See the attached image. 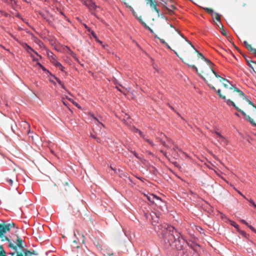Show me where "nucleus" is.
<instances>
[{"mask_svg": "<svg viewBox=\"0 0 256 256\" xmlns=\"http://www.w3.org/2000/svg\"><path fill=\"white\" fill-rule=\"evenodd\" d=\"M156 231L162 238L166 247L170 246L177 250H182L186 243L181 234L174 226L166 224H160Z\"/></svg>", "mask_w": 256, "mask_h": 256, "instance_id": "1", "label": "nucleus"}, {"mask_svg": "<svg viewBox=\"0 0 256 256\" xmlns=\"http://www.w3.org/2000/svg\"><path fill=\"white\" fill-rule=\"evenodd\" d=\"M11 227L10 224L4 225L0 224V238H2V241H8V248L14 250L9 254L12 256H32L34 254L24 248L23 246L24 241L22 239L17 237L16 240H14L12 242L7 236H5L6 234L10 231Z\"/></svg>", "mask_w": 256, "mask_h": 256, "instance_id": "2", "label": "nucleus"}, {"mask_svg": "<svg viewBox=\"0 0 256 256\" xmlns=\"http://www.w3.org/2000/svg\"><path fill=\"white\" fill-rule=\"evenodd\" d=\"M166 140V142H167L166 144L169 146H171V144L174 146V147L172 148L173 152H172V155L174 158L177 159L178 157L180 156L181 155L186 156V154L183 152L177 146L175 145L170 138L167 137Z\"/></svg>", "mask_w": 256, "mask_h": 256, "instance_id": "3", "label": "nucleus"}, {"mask_svg": "<svg viewBox=\"0 0 256 256\" xmlns=\"http://www.w3.org/2000/svg\"><path fill=\"white\" fill-rule=\"evenodd\" d=\"M82 2H84V4L86 5L88 8L89 9L90 11V12L91 14L96 16V12L97 8H98L99 7L97 6L95 2L93 1V0H82Z\"/></svg>", "mask_w": 256, "mask_h": 256, "instance_id": "4", "label": "nucleus"}, {"mask_svg": "<svg viewBox=\"0 0 256 256\" xmlns=\"http://www.w3.org/2000/svg\"><path fill=\"white\" fill-rule=\"evenodd\" d=\"M212 132L213 134H214L216 136V138L220 144L222 145L227 144L228 141L226 139L224 136H222L218 132L214 130Z\"/></svg>", "mask_w": 256, "mask_h": 256, "instance_id": "5", "label": "nucleus"}, {"mask_svg": "<svg viewBox=\"0 0 256 256\" xmlns=\"http://www.w3.org/2000/svg\"><path fill=\"white\" fill-rule=\"evenodd\" d=\"M148 1L147 4H150V8L154 10L158 14V16H160V10L157 8V6H159L158 2L153 0H146Z\"/></svg>", "mask_w": 256, "mask_h": 256, "instance_id": "6", "label": "nucleus"}, {"mask_svg": "<svg viewBox=\"0 0 256 256\" xmlns=\"http://www.w3.org/2000/svg\"><path fill=\"white\" fill-rule=\"evenodd\" d=\"M22 46L23 47V48L26 51V52L30 54L31 58H34V55L32 54V52H34L37 56L40 57V56L38 54V53L36 51H35L31 46L28 45L26 43H22Z\"/></svg>", "mask_w": 256, "mask_h": 256, "instance_id": "7", "label": "nucleus"}, {"mask_svg": "<svg viewBox=\"0 0 256 256\" xmlns=\"http://www.w3.org/2000/svg\"><path fill=\"white\" fill-rule=\"evenodd\" d=\"M84 241L85 238L84 234H81L80 238H76V239L73 240L74 244H74V246L78 248L79 246H78V244H84Z\"/></svg>", "mask_w": 256, "mask_h": 256, "instance_id": "8", "label": "nucleus"}, {"mask_svg": "<svg viewBox=\"0 0 256 256\" xmlns=\"http://www.w3.org/2000/svg\"><path fill=\"white\" fill-rule=\"evenodd\" d=\"M90 116L92 118V120H94V122L96 124H100L102 126L104 127V126L101 122L102 120V118L99 117V118L96 117L94 114H90Z\"/></svg>", "mask_w": 256, "mask_h": 256, "instance_id": "9", "label": "nucleus"}, {"mask_svg": "<svg viewBox=\"0 0 256 256\" xmlns=\"http://www.w3.org/2000/svg\"><path fill=\"white\" fill-rule=\"evenodd\" d=\"M145 196L146 197L148 201H150L152 204H154V200H160V198L154 194H150V195H145Z\"/></svg>", "mask_w": 256, "mask_h": 256, "instance_id": "10", "label": "nucleus"}, {"mask_svg": "<svg viewBox=\"0 0 256 256\" xmlns=\"http://www.w3.org/2000/svg\"><path fill=\"white\" fill-rule=\"evenodd\" d=\"M156 139L158 140V141L165 148H170V146H169L168 144H167L166 140L162 138H157Z\"/></svg>", "mask_w": 256, "mask_h": 256, "instance_id": "11", "label": "nucleus"}, {"mask_svg": "<svg viewBox=\"0 0 256 256\" xmlns=\"http://www.w3.org/2000/svg\"><path fill=\"white\" fill-rule=\"evenodd\" d=\"M53 64L56 67L58 68L62 72H64V68L62 66V64L60 62L54 60V61L53 62Z\"/></svg>", "mask_w": 256, "mask_h": 256, "instance_id": "12", "label": "nucleus"}, {"mask_svg": "<svg viewBox=\"0 0 256 256\" xmlns=\"http://www.w3.org/2000/svg\"><path fill=\"white\" fill-rule=\"evenodd\" d=\"M39 14L46 21L50 22V20L48 18V14L47 12H39Z\"/></svg>", "mask_w": 256, "mask_h": 256, "instance_id": "13", "label": "nucleus"}, {"mask_svg": "<svg viewBox=\"0 0 256 256\" xmlns=\"http://www.w3.org/2000/svg\"><path fill=\"white\" fill-rule=\"evenodd\" d=\"M188 67L191 68L194 70L196 72L201 78H202L204 82H206V78L203 76L198 74V70L194 65H188Z\"/></svg>", "mask_w": 256, "mask_h": 256, "instance_id": "14", "label": "nucleus"}, {"mask_svg": "<svg viewBox=\"0 0 256 256\" xmlns=\"http://www.w3.org/2000/svg\"><path fill=\"white\" fill-rule=\"evenodd\" d=\"M142 138L144 140V141L147 142L152 148H154V146H156L154 142L152 140H150V139L146 137V136H145Z\"/></svg>", "mask_w": 256, "mask_h": 256, "instance_id": "15", "label": "nucleus"}, {"mask_svg": "<svg viewBox=\"0 0 256 256\" xmlns=\"http://www.w3.org/2000/svg\"><path fill=\"white\" fill-rule=\"evenodd\" d=\"M90 32L96 42H98L100 44L102 43V41L98 40L96 34L94 31L91 30V31H90Z\"/></svg>", "mask_w": 256, "mask_h": 256, "instance_id": "16", "label": "nucleus"}, {"mask_svg": "<svg viewBox=\"0 0 256 256\" xmlns=\"http://www.w3.org/2000/svg\"><path fill=\"white\" fill-rule=\"evenodd\" d=\"M150 216H151L152 218V220H154V222H158V218L157 216V215H156V212H152L150 214Z\"/></svg>", "mask_w": 256, "mask_h": 256, "instance_id": "17", "label": "nucleus"}, {"mask_svg": "<svg viewBox=\"0 0 256 256\" xmlns=\"http://www.w3.org/2000/svg\"><path fill=\"white\" fill-rule=\"evenodd\" d=\"M226 102L229 106H232L235 109H236V108H238V106H236L235 104L230 99H228L226 100Z\"/></svg>", "mask_w": 256, "mask_h": 256, "instance_id": "18", "label": "nucleus"}, {"mask_svg": "<svg viewBox=\"0 0 256 256\" xmlns=\"http://www.w3.org/2000/svg\"><path fill=\"white\" fill-rule=\"evenodd\" d=\"M208 85L210 89L216 91L220 97V95H222L221 94L220 90L218 89V90H216V88L214 86H212L211 84H208Z\"/></svg>", "mask_w": 256, "mask_h": 256, "instance_id": "19", "label": "nucleus"}, {"mask_svg": "<svg viewBox=\"0 0 256 256\" xmlns=\"http://www.w3.org/2000/svg\"><path fill=\"white\" fill-rule=\"evenodd\" d=\"M245 118L253 126H256V124L254 122V120L249 116H247Z\"/></svg>", "mask_w": 256, "mask_h": 256, "instance_id": "20", "label": "nucleus"}, {"mask_svg": "<svg viewBox=\"0 0 256 256\" xmlns=\"http://www.w3.org/2000/svg\"><path fill=\"white\" fill-rule=\"evenodd\" d=\"M134 132H136V133H138L140 136L142 138H144L146 136L142 132V131H140V130H138V128H134Z\"/></svg>", "mask_w": 256, "mask_h": 256, "instance_id": "21", "label": "nucleus"}, {"mask_svg": "<svg viewBox=\"0 0 256 256\" xmlns=\"http://www.w3.org/2000/svg\"><path fill=\"white\" fill-rule=\"evenodd\" d=\"M190 44V46L195 50L196 52L202 58V59H204V56H203V54H201L200 52L197 50H196L194 46L192 44L191 42H189L188 40H186Z\"/></svg>", "mask_w": 256, "mask_h": 256, "instance_id": "22", "label": "nucleus"}, {"mask_svg": "<svg viewBox=\"0 0 256 256\" xmlns=\"http://www.w3.org/2000/svg\"><path fill=\"white\" fill-rule=\"evenodd\" d=\"M159 5H161L163 8H166L168 10H170V8H168L166 6L167 2L166 0H164V2H158Z\"/></svg>", "mask_w": 256, "mask_h": 256, "instance_id": "23", "label": "nucleus"}, {"mask_svg": "<svg viewBox=\"0 0 256 256\" xmlns=\"http://www.w3.org/2000/svg\"><path fill=\"white\" fill-rule=\"evenodd\" d=\"M81 234H84L82 232H80L79 230H76L74 231V236L75 238H80Z\"/></svg>", "mask_w": 256, "mask_h": 256, "instance_id": "24", "label": "nucleus"}, {"mask_svg": "<svg viewBox=\"0 0 256 256\" xmlns=\"http://www.w3.org/2000/svg\"><path fill=\"white\" fill-rule=\"evenodd\" d=\"M204 9L208 14H211L212 16H213L214 14V10L212 9L208 8H204Z\"/></svg>", "mask_w": 256, "mask_h": 256, "instance_id": "25", "label": "nucleus"}, {"mask_svg": "<svg viewBox=\"0 0 256 256\" xmlns=\"http://www.w3.org/2000/svg\"><path fill=\"white\" fill-rule=\"evenodd\" d=\"M214 14L216 15L215 18L216 19V20L217 21L219 22H220V25H222V24H221V22H220V15L218 14V13H214Z\"/></svg>", "mask_w": 256, "mask_h": 256, "instance_id": "26", "label": "nucleus"}, {"mask_svg": "<svg viewBox=\"0 0 256 256\" xmlns=\"http://www.w3.org/2000/svg\"><path fill=\"white\" fill-rule=\"evenodd\" d=\"M244 44L246 47V48L248 50H250L252 49V46H251V45L249 44L246 41L244 42Z\"/></svg>", "mask_w": 256, "mask_h": 256, "instance_id": "27", "label": "nucleus"}, {"mask_svg": "<svg viewBox=\"0 0 256 256\" xmlns=\"http://www.w3.org/2000/svg\"><path fill=\"white\" fill-rule=\"evenodd\" d=\"M144 27L148 30L151 33H154V31L146 24H144Z\"/></svg>", "mask_w": 256, "mask_h": 256, "instance_id": "28", "label": "nucleus"}, {"mask_svg": "<svg viewBox=\"0 0 256 256\" xmlns=\"http://www.w3.org/2000/svg\"><path fill=\"white\" fill-rule=\"evenodd\" d=\"M154 37H155V38H158L160 40V43H162V44H166V42L164 41V40L160 38L158 36L156 35V36H154Z\"/></svg>", "mask_w": 256, "mask_h": 256, "instance_id": "29", "label": "nucleus"}, {"mask_svg": "<svg viewBox=\"0 0 256 256\" xmlns=\"http://www.w3.org/2000/svg\"><path fill=\"white\" fill-rule=\"evenodd\" d=\"M248 200V202H249L253 206L256 208V204H255V202L252 199H251V198L248 199V200Z\"/></svg>", "mask_w": 256, "mask_h": 256, "instance_id": "30", "label": "nucleus"}, {"mask_svg": "<svg viewBox=\"0 0 256 256\" xmlns=\"http://www.w3.org/2000/svg\"><path fill=\"white\" fill-rule=\"evenodd\" d=\"M236 110L238 112H240L245 118L248 116L243 110L240 109L238 107L236 108Z\"/></svg>", "mask_w": 256, "mask_h": 256, "instance_id": "31", "label": "nucleus"}, {"mask_svg": "<svg viewBox=\"0 0 256 256\" xmlns=\"http://www.w3.org/2000/svg\"><path fill=\"white\" fill-rule=\"evenodd\" d=\"M160 152L163 154V155L168 159H170L169 156L168 154L164 152L163 150H160Z\"/></svg>", "mask_w": 256, "mask_h": 256, "instance_id": "32", "label": "nucleus"}, {"mask_svg": "<svg viewBox=\"0 0 256 256\" xmlns=\"http://www.w3.org/2000/svg\"><path fill=\"white\" fill-rule=\"evenodd\" d=\"M6 182L10 186H12V184H13V180L10 179V178H7L6 179Z\"/></svg>", "mask_w": 256, "mask_h": 256, "instance_id": "33", "label": "nucleus"}, {"mask_svg": "<svg viewBox=\"0 0 256 256\" xmlns=\"http://www.w3.org/2000/svg\"><path fill=\"white\" fill-rule=\"evenodd\" d=\"M91 136L92 138H94V139L96 140L97 141V142H100V138H97L95 135H94V134H91V136Z\"/></svg>", "mask_w": 256, "mask_h": 256, "instance_id": "34", "label": "nucleus"}, {"mask_svg": "<svg viewBox=\"0 0 256 256\" xmlns=\"http://www.w3.org/2000/svg\"><path fill=\"white\" fill-rule=\"evenodd\" d=\"M40 68H42V70L44 72H46L48 74H50V75L52 74L48 70H46V68L44 67L43 66H40Z\"/></svg>", "mask_w": 256, "mask_h": 256, "instance_id": "35", "label": "nucleus"}, {"mask_svg": "<svg viewBox=\"0 0 256 256\" xmlns=\"http://www.w3.org/2000/svg\"><path fill=\"white\" fill-rule=\"evenodd\" d=\"M247 226L250 228L256 234V229H255L252 226L248 224Z\"/></svg>", "mask_w": 256, "mask_h": 256, "instance_id": "36", "label": "nucleus"}, {"mask_svg": "<svg viewBox=\"0 0 256 256\" xmlns=\"http://www.w3.org/2000/svg\"><path fill=\"white\" fill-rule=\"evenodd\" d=\"M247 226L250 228L256 234V229H255L252 226L248 224Z\"/></svg>", "mask_w": 256, "mask_h": 256, "instance_id": "37", "label": "nucleus"}, {"mask_svg": "<svg viewBox=\"0 0 256 256\" xmlns=\"http://www.w3.org/2000/svg\"><path fill=\"white\" fill-rule=\"evenodd\" d=\"M247 226L250 228L256 234V229H255L252 226L248 224Z\"/></svg>", "mask_w": 256, "mask_h": 256, "instance_id": "38", "label": "nucleus"}, {"mask_svg": "<svg viewBox=\"0 0 256 256\" xmlns=\"http://www.w3.org/2000/svg\"><path fill=\"white\" fill-rule=\"evenodd\" d=\"M247 226L250 228L256 234V229H255L252 226L248 224Z\"/></svg>", "mask_w": 256, "mask_h": 256, "instance_id": "39", "label": "nucleus"}, {"mask_svg": "<svg viewBox=\"0 0 256 256\" xmlns=\"http://www.w3.org/2000/svg\"><path fill=\"white\" fill-rule=\"evenodd\" d=\"M70 52H69V54H70L74 58H76V54L74 52L72 51L71 50H69Z\"/></svg>", "mask_w": 256, "mask_h": 256, "instance_id": "40", "label": "nucleus"}, {"mask_svg": "<svg viewBox=\"0 0 256 256\" xmlns=\"http://www.w3.org/2000/svg\"><path fill=\"white\" fill-rule=\"evenodd\" d=\"M204 60L206 62H207V64H209L210 66V65H212L213 64L209 60H208V58H204Z\"/></svg>", "mask_w": 256, "mask_h": 256, "instance_id": "41", "label": "nucleus"}, {"mask_svg": "<svg viewBox=\"0 0 256 256\" xmlns=\"http://www.w3.org/2000/svg\"><path fill=\"white\" fill-rule=\"evenodd\" d=\"M52 76L54 78V80H56V82H58V84L60 83L61 82V80L57 77H56L55 76L51 74Z\"/></svg>", "mask_w": 256, "mask_h": 256, "instance_id": "42", "label": "nucleus"}, {"mask_svg": "<svg viewBox=\"0 0 256 256\" xmlns=\"http://www.w3.org/2000/svg\"><path fill=\"white\" fill-rule=\"evenodd\" d=\"M142 24V25L144 26V24H146L142 20L141 17L140 18H136Z\"/></svg>", "mask_w": 256, "mask_h": 256, "instance_id": "43", "label": "nucleus"}, {"mask_svg": "<svg viewBox=\"0 0 256 256\" xmlns=\"http://www.w3.org/2000/svg\"><path fill=\"white\" fill-rule=\"evenodd\" d=\"M61 87L64 89V90H67L65 86H64V84L61 81V82H60V83L58 84Z\"/></svg>", "mask_w": 256, "mask_h": 256, "instance_id": "44", "label": "nucleus"}, {"mask_svg": "<svg viewBox=\"0 0 256 256\" xmlns=\"http://www.w3.org/2000/svg\"><path fill=\"white\" fill-rule=\"evenodd\" d=\"M212 71L216 78H220V76L212 68Z\"/></svg>", "mask_w": 256, "mask_h": 256, "instance_id": "45", "label": "nucleus"}, {"mask_svg": "<svg viewBox=\"0 0 256 256\" xmlns=\"http://www.w3.org/2000/svg\"><path fill=\"white\" fill-rule=\"evenodd\" d=\"M158 138H162L166 140L167 136L164 134H160V135Z\"/></svg>", "mask_w": 256, "mask_h": 256, "instance_id": "46", "label": "nucleus"}, {"mask_svg": "<svg viewBox=\"0 0 256 256\" xmlns=\"http://www.w3.org/2000/svg\"><path fill=\"white\" fill-rule=\"evenodd\" d=\"M231 224L234 226V228H238V224H236V222H232Z\"/></svg>", "mask_w": 256, "mask_h": 256, "instance_id": "47", "label": "nucleus"}, {"mask_svg": "<svg viewBox=\"0 0 256 256\" xmlns=\"http://www.w3.org/2000/svg\"><path fill=\"white\" fill-rule=\"evenodd\" d=\"M73 104L76 106L77 108H80L81 107L80 106V105L76 102H73Z\"/></svg>", "mask_w": 256, "mask_h": 256, "instance_id": "48", "label": "nucleus"}, {"mask_svg": "<svg viewBox=\"0 0 256 256\" xmlns=\"http://www.w3.org/2000/svg\"><path fill=\"white\" fill-rule=\"evenodd\" d=\"M248 104L252 106H253L256 108V106H254V104L252 103V102L249 100H248Z\"/></svg>", "mask_w": 256, "mask_h": 256, "instance_id": "49", "label": "nucleus"}, {"mask_svg": "<svg viewBox=\"0 0 256 256\" xmlns=\"http://www.w3.org/2000/svg\"><path fill=\"white\" fill-rule=\"evenodd\" d=\"M250 51L252 52L253 54H256V49L253 48H252V49L250 50Z\"/></svg>", "mask_w": 256, "mask_h": 256, "instance_id": "50", "label": "nucleus"}, {"mask_svg": "<svg viewBox=\"0 0 256 256\" xmlns=\"http://www.w3.org/2000/svg\"><path fill=\"white\" fill-rule=\"evenodd\" d=\"M240 222L244 224H246V226H248V223L244 220H242Z\"/></svg>", "mask_w": 256, "mask_h": 256, "instance_id": "51", "label": "nucleus"}, {"mask_svg": "<svg viewBox=\"0 0 256 256\" xmlns=\"http://www.w3.org/2000/svg\"><path fill=\"white\" fill-rule=\"evenodd\" d=\"M220 98H222V100H224L225 102H226V100H228L226 98V97L225 96H224L222 95H220Z\"/></svg>", "mask_w": 256, "mask_h": 256, "instance_id": "52", "label": "nucleus"}, {"mask_svg": "<svg viewBox=\"0 0 256 256\" xmlns=\"http://www.w3.org/2000/svg\"><path fill=\"white\" fill-rule=\"evenodd\" d=\"M0 256H6V251L4 252H0Z\"/></svg>", "mask_w": 256, "mask_h": 256, "instance_id": "53", "label": "nucleus"}, {"mask_svg": "<svg viewBox=\"0 0 256 256\" xmlns=\"http://www.w3.org/2000/svg\"><path fill=\"white\" fill-rule=\"evenodd\" d=\"M84 27L85 28L88 30V32H90V31H91V29L90 28H89L88 26L86 24H84Z\"/></svg>", "mask_w": 256, "mask_h": 256, "instance_id": "54", "label": "nucleus"}, {"mask_svg": "<svg viewBox=\"0 0 256 256\" xmlns=\"http://www.w3.org/2000/svg\"><path fill=\"white\" fill-rule=\"evenodd\" d=\"M246 62H247V63H248V66L250 67V68H252V64H250V62L249 61V60H248V59L246 58Z\"/></svg>", "mask_w": 256, "mask_h": 256, "instance_id": "55", "label": "nucleus"}, {"mask_svg": "<svg viewBox=\"0 0 256 256\" xmlns=\"http://www.w3.org/2000/svg\"><path fill=\"white\" fill-rule=\"evenodd\" d=\"M5 250L2 246H0V252H4Z\"/></svg>", "mask_w": 256, "mask_h": 256, "instance_id": "56", "label": "nucleus"}, {"mask_svg": "<svg viewBox=\"0 0 256 256\" xmlns=\"http://www.w3.org/2000/svg\"><path fill=\"white\" fill-rule=\"evenodd\" d=\"M238 192V194H239L240 196H242L244 198H245L246 200H248V198H246V196H244V194H243L241 192Z\"/></svg>", "mask_w": 256, "mask_h": 256, "instance_id": "57", "label": "nucleus"}, {"mask_svg": "<svg viewBox=\"0 0 256 256\" xmlns=\"http://www.w3.org/2000/svg\"><path fill=\"white\" fill-rule=\"evenodd\" d=\"M132 153L136 158H138V154L135 151L133 152Z\"/></svg>", "mask_w": 256, "mask_h": 256, "instance_id": "58", "label": "nucleus"}, {"mask_svg": "<svg viewBox=\"0 0 256 256\" xmlns=\"http://www.w3.org/2000/svg\"><path fill=\"white\" fill-rule=\"evenodd\" d=\"M50 81L51 82H52L54 85H56V82L54 80H52V78L50 79Z\"/></svg>", "mask_w": 256, "mask_h": 256, "instance_id": "59", "label": "nucleus"}, {"mask_svg": "<svg viewBox=\"0 0 256 256\" xmlns=\"http://www.w3.org/2000/svg\"><path fill=\"white\" fill-rule=\"evenodd\" d=\"M68 100H70V102H71L72 104L73 102H74L72 99L70 98H68L66 96V98Z\"/></svg>", "mask_w": 256, "mask_h": 256, "instance_id": "60", "label": "nucleus"}, {"mask_svg": "<svg viewBox=\"0 0 256 256\" xmlns=\"http://www.w3.org/2000/svg\"><path fill=\"white\" fill-rule=\"evenodd\" d=\"M68 100H70V102H71L72 104L73 102H74L72 99L70 98H68L66 96V98Z\"/></svg>", "mask_w": 256, "mask_h": 256, "instance_id": "61", "label": "nucleus"}, {"mask_svg": "<svg viewBox=\"0 0 256 256\" xmlns=\"http://www.w3.org/2000/svg\"><path fill=\"white\" fill-rule=\"evenodd\" d=\"M32 58V60L34 62H38V60L35 58L34 56V58Z\"/></svg>", "mask_w": 256, "mask_h": 256, "instance_id": "62", "label": "nucleus"}, {"mask_svg": "<svg viewBox=\"0 0 256 256\" xmlns=\"http://www.w3.org/2000/svg\"><path fill=\"white\" fill-rule=\"evenodd\" d=\"M234 90L237 92H240L241 90H240V89H238V88H234Z\"/></svg>", "mask_w": 256, "mask_h": 256, "instance_id": "63", "label": "nucleus"}, {"mask_svg": "<svg viewBox=\"0 0 256 256\" xmlns=\"http://www.w3.org/2000/svg\"><path fill=\"white\" fill-rule=\"evenodd\" d=\"M166 47L168 48V49H170V50H172L171 49V48L170 47V46L166 43V44H165Z\"/></svg>", "mask_w": 256, "mask_h": 256, "instance_id": "64", "label": "nucleus"}]
</instances>
